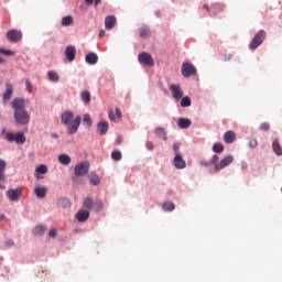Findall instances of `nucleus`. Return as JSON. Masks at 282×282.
I'll return each instance as SVG.
<instances>
[{
    "instance_id": "f03ea898",
    "label": "nucleus",
    "mask_w": 282,
    "mask_h": 282,
    "mask_svg": "<svg viewBox=\"0 0 282 282\" xmlns=\"http://www.w3.org/2000/svg\"><path fill=\"white\" fill-rule=\"evenodd\" d=\"M73 120H74V112L65 111L62 115V122L67 127V133H69V135H74V133H77L78 127H80L82 118L80 116H77L75 120L74 121Z\"/></svg>"
},
{
    "instance_id": "423d86ee",
    "label": "nucleus",
    "mask_w": 282,
    "mask_h": 282,
    "mask_svg": "<svg viewBox=\"0 0 282 282\" xmlns=\"http://www.w3.org/2000/svg\"><path fill=\"white\" fill-rule=\"evenodd\" d=\"M232 162H235V156L227 155L223 160H220L218 163H215L214 170L216 171V173H218V171L226 169V166H230Z\"/></svg>"
},
{
    "instance_id": "c85d7f7f",
    "label": "nucleus",
    "mask_w": 282,
    "mask_h": 282,
    "mask_svg": "<svg viewBox=\"0 0 282 282\" xmlns=\"http://www.w3.org/2000/svg\"><path fill=\"white\" fill-rule=\"evenodd\" d=\"M178 127L180 129H188V127H191V119L180 118Z\"/></svg>"
},
{
    "instance_id": "864d4df0",
    "label": "nucleus",
    "mask_w": 282,
    "mask_h": 282,
    "mask_svg": "<svg viewBox=\"0 0 282 282\" xmlns=\"http://www.w3.org/2000/svg\"><path fill=\"white\" fill-rule=\"evenodd\" d=\"M218 161H219V156L214 155L213 159H212V164H217Z\"/></svg>"
},
{
    "instance_id": "a18cd8bd",
    "label": "nucleus",
    "mask_w": 282,
    "mask_h": 282,
    "mask_svg": "<svg viewBox=\"0 0 282 282\" xmlns=\"http://www.w3.org/2000/svg\"><path fill=\"white\" fill-rule=\"evenodd\" d=\"M261 131H270V123L264 122L260 124Z\"/></svg>"
},
{
    "instance_id": "5fc2aeb1",
    "label": "nucleus",
    "mask_w": 282,
    "mask_h": 282,
    "mask_svg": "<svg viewBox=\"0 0 282 282\" xmlns=\"http://www.w3.org/2000/svg\"><path fill=\"white\" fill-rule=\"evenodd\" d=\"M115 142H116V144H122V137H117Z\"/></svg>"
},
{
    "instance_id": "bb28decb",
    "label": "nucleus",
    "mask_w": 282,
    "mask_h": 282,
    "mask_svg": "<svg viewBox=\"0 0 282 282\" xmlns=\"http://www.w3.org/2000/svg\"><path fill=\"white\" fill-rule=\"evenodd\" d=\"M155 135H158V138H161L162 140L166 141V130L164 128L158 127L154 130Z\"/></svg>"
},
{
    "instance_id": "a211bd4d",
    "label": "nucleus",
    "mask_w": 282,
    "mask_h": 282,
    "mask_svg": "<svg viewBox=\"0 0 282 282\" xmlns=\"http://www.w3.org/2000/svg\"><path fill=\"white\" fill-rule=\"evenodd\" d=\"M97 129L100 135H107V131H109V123L107 121H100L97 124Z\"/></svg>"
},
{
    "instance_id": "0eeeda50",
    "label": "nucleus",
    "mask_w": 282,
    "mask_h": 282,
    "mask_svg": "<svg viewBox=\"0 0 282 282\" xmlns=\"http://www.w3.org/2000/svg\"><path fill=\"white\" fill-rule=\"evenodd\" d=\"M139 63L141 65H147L148 67H153L155 65V62L153 61V56L147 52H142L138 56Z\"/></svg>"
},
{
    "instance_id": "cd10ccee",
    "label": "nucleus",
    "mask_w": 282,
    "mask_h": 282,
    "mask_svg": "<svg viewBox=\"0 0 282 282\" xmlns=\"http://www.w3.org/2000/svg\"><path fill=\"white\" fill-rule=\"evenodd\" d=\"M6 161L0 159V182H6Z\"/></svg>"
},
{
    "instance_id": "b1692460",
    "label": "nucleus",
    "mask_w": 282,
    "mask_h": 282,
    "mask_svg": "<svg viewBox=\"0 0 282 282\" xmlns=\"http://www.w3.org/2000/svg\"><path fill=\"white\" fill-rule=\"evenodd\" d=\"M63 28H69V25H74V17L66 15L62 18Z\"/></svg>"
},
{
    "instance_id": "9b49d317",
    "label": "nucleus",
    "mask_w": 282,
    "mask_h": 282,
    "mask_svg": "<svg viewBox=\"0 0 282 282\" xmlns=\"http://www.w3.org/2000/svg\"><path fill=\"white\" fill-rule=\"evenodd\" d=\"M21 195H22L21 188H17V189L11 188L6 192V196L8 197V199H10V202H19V199H21Z\"/></svg>"
},
{
    "instance_id": "c756f323",
    "label": "nucleus",
    "mask_w": 282,
    "mask_h": 282,
    "mask_svg": "<svg viewBox=\"0 0 282 282\" xmlns=\"http://www.w3.org/2000/svg\"><path fill=\"white\" fill-rule=\"evenodd\" d=\"M33 235H35L36 237H41V236L45 235V226H43V225H37V226L33 229Z\"/></svg>"
},
{
    "instance_id": "f3484780",
    "label": "nucleus",
    "mask_w": 282,
    "mask_h": 282,
    "mask_svg": "<svg viewBox=\"0 0 282 282\" xmlns=\"http://www.w3.org/2000/svg\"><path fill=\"white\" fill-rule=\"evenodd\" d=\"M117 20L115 18V15H108L105 19V28L106 30H113V28L116 26Z\"/></svg>"
},
{
    "instance_id": "13d9d810",
    "label": "nucleus",
    "mask_w": 282,
    "mask_h": 282,
    "mask_svg": "<svg viewBox=\"0 0 282 282\" xmlns=\"http://www.w3.org/2000/svg\"><path fill=\"white\" fill-rule=\"evenodd\" d=\"M36 180H43V176L35 174Z\"/></svg>"
},
{
    "instance_id": "de8ad7c7",
    "label": "nucleus",
    "mask_w": 282,
    "mask_h": 282,
    "mask_svg": "<svg viewBox=\"0 0 282 282\" xmlns=\"http://www.w3.org/2000/svg\"><path fill=\"white\" fill-rule=\"evenodd\" d=\"M25 87L29 94H32V83L30 82V79H25Z\"/></svg>"
},
{
    "instance_id": "8fccbe9b",
    "label": "nucleus",
    "mask_w": 282,
    "mask_h": 282,
    "mask_svg": "<svg viewBox=\"0 0 282 282\" xmlns=\"http://www.w3.org/2000/svg\"><path fill=\"white\" fill-rule=\"evenodd\" d=\"M87 6H91L95 2V6H98L101 0H85Z\"/></svg>"
},
{
    "instance_id": "1a4fd4ad",
    "label": "nucleus",
    "mask_w": 282,
    "mask_h": 282,
    "mask_svg": "<svg viewBox=\"0 0 282 282\" xmlns=\"http://www.w3.org/2000/svg\"><path fill=\"white\" fill-rule=\"evenodd\" d=\"M203 9L207 10L210 17H215V14H218V12H224V6L220 3H214L210 7L208 4H204Z\"/></svg>"
},
{
    "instance_id": "6e6d98bb",
    "label": "nucleus",
    "mask_w": 282,
    "mask_h": 282,
    "mask_svg": "<svg viewBox=\"0 0 282 282\" xmlns=\"http://www.w3.org/2000/svg\"><path fill=\"white\" fill-rule=\"evenodd\" d=\"M99 39H105V30L99 31Z\"/></svg>"
},
{
    "instance_id": "603ef678",
    "label": "nucleus",
    "mask_w": 282,
    "mask_h": 282,
    "mask_svg": "<svg viewBox=\"0 0 282 282\" xmlns=\"http://www.w3.org/2000/svg\"><path fill=\"white\" fill-rule=\"evenodd\" d=\"M145 147L149 149V151H153V142L147 141Z\"/></svg>"
},
{
    "instance_id": "49530a36",
    "label": "nucleus",
    "mask_w": 282,
    "mask_h": 282,
    "mask_svg": "<svg viewBox=\"0 0 282 282\" xmlns=\"http://www.w3.org/2000/svg\"><path fill=\"white\" fill-rule=\"evenodd\" d=\"M173 151H174L175 155H182V153H180V143L173 144Z\"/></svg>"
},
{
    "instance_id": "c03bdc74",
    "label": "nucleus",
    "mask_w": 282,
    "mask_h": 282,
    "mask_svg": "<svg viewBox=\"0 0 282 282\" xmlns=\"http://www.w3.org/2000/svg\"><path fill=\"white\" fill-rule=\"evenodd\" d=\"M94 207L96 208L97 212L102 210V200H96L94 203Z\"/></svg>"
},
{
    "instance_id": "c9c22d12",
    "label": "nucleus",
    "mask_w": 282,
    "mask_h": 282,
    "mask_svg": "<svg viewBox=\"0 0 282 282\" xmlns=\"http://www.w3.org/2000/svg\"><path fill=\"white\" fill-rule=\"evenodd\" d=\"M111 158H112V160H115V162H120L122 160V152L121 151H113L111 153Z\"/></svg>"
},
{
    "instance_id": "6ab92c4d",
    "label": "nucleus",
    "mask_w": 282,
    "mask_h": 282,
    "mask_svg": "<svg viewBox=\"0 0 282 282\" xmlns=\"http://www.w3.org/2000/svg\"><path fill=\"white\" fill-rule=\"evenodd\" d=\"M235 140H237V134H235L234 131H227V132L224 134V141H225L227 144H232V142H235Z\"/></svg>"
},
{
    "instance_id": "4c0bfd02",
    "label": "nucleus",
    "mask_w": 282,
    "mask_h": 282,
    "mask_svg": "<svg viewBox=\"0 0 282 282\" xmlns=\"http://www.w3.org/2000/svg\"><path fill=\"white\" fill-rule=\"evenodd\" d=\"M191 105H192L191 97L185 96L182 98L181 107H191Z\"/></svg>"
},
{
    "instance_id": "6e6552de",
    "label": "nucleus",
    "mask_w": 282,
    "mask_h": 282,
    "mask_svg": "<svg viewBox=\"0 0 282 282\" xmlns=\"http://www.w3.org/2000/svg\"><path fill=\"white\" fill-rule=\"evenodd\" d=\"M21 39H23V33L19 30H10L7 33V40L10 43H19V41H21Z\"/></svg>"
},
{
    "instance_id": "2eb2a0df",
    "label": "nucleus",
    "mask_w": 282,
    "mask_h": 282,
    "mask_svg": "<svg viewBox=\"0 0 282 282\" xmlns=\"http://www.w3.org/2000/svg\"><path fill=\"white\" fill-rule=\"evenodd\" d=\"M173 164L175 169L182 170L186 166V161L182 158V154H177L173 159Z\"/></svg>"
},
{
    "instance_id": "72a5a7b5",
    "label": "nucleus",
    "mask_w": 282,
    "mask_h": 282,
    "mask_svg": "<svg viewBox=\"0 0 282 282\" xmlns=\"http://www.w3.org/2000/svg\"><path fill=\"white\" fill-rule=\"evenodd\" d=\"M84 208H87L88 210H91V208H94V199L91 197H86L84 199Z\"/></svg>"
},
{
    "instance_id": "052dcab7",
    "label": "nucleus",
    "mask_w": 282,
    "mask_h": 282,
    "mask_svg": "<svg viewBox=\"0 0 282 282\" xmlns=\"http://www.w3.org/2000/svg\"><path fill=\"white\" fill-rule=\"evenodd\" d=\"M1 63H6V59H3V57H0V65Z\"/></svg>"
},
{
    "instance_id": "7c9ffc66",
    "label": "nucleus",
    "mask_w": 282,
    "mask_h": 282,
    "mask_svg": "<svg viewBox=\"0 0 282 282\" xmlns=\"http://www.w3.org/2000/svg\"><path fill=\"white\" fill-rule=\"evenodd\" d=\"M89 184H91V186H98V184H100V176H98V174H90Z\"/></svg>"
},
{
    "instance_id": "39448f33",
    "label": "nucleus",
    "mask_w": 282,
    "mask_h": 282,
    "mask_svg": "<svg viewBox=\"0 0 282 282\" xmlns=\"http://www.w3.org/2000/svg\"><path fill=\"white\" fill-rule=\"evenodd\" d=\"M6 140L8 142H15V144H25V134L23 132L12 133L7 132Z\"/></svg>"
},
{
    "instance_id": "dca6fc26",
    "label": "nucleus",
    "mask_w": 282,
    "mask_h": 282,
    "mask_svg": "<svg viewBox=\"0 0 282 282\" xmlns=\"http://www.w3.org/2000/svg\"><path fill=\"white\" fill-rule=\"evenodd\" d=\"M6 91L3 93V101L8 102V100H10V98H12V93L14 91V88L12 86V84L10 83H6Z\"/></svg>"
},
{
    "instance_id": "4d7b16f0",
    "label": "nucleus",
    "mask_w": 282,
    "mask_h": 282,
    "mask_svg": "<svg viewBox=\"0 0 282 282\" xmlns=\"http://www.w3.org/2000/svg\"><path fill=\"white\" fill-rule=\"evenodd\" d=\"M63 202H64V204L69 205V199L64 198Z\"/></svg>"
},
{
    "instance_id": "58836bf2",
    "label": "nucleus",
    "mask_w": 282,
    "mask_h": 282,
    "mask_svg": "<svg viewBox=\"0 0 282 282\" xmlns=\"http://www.w3.org/2000/svg\"><path fill=\"white\" fill-rule=\"evenodd\" d=\"M35 173H40L41 175H45L47 173V166L46 165H40L35 169Z\"/></svg>"
},
{
    "instance_id": "2f4dec72",
    "label": "nucleus",
    "mask_w": 282,
    "mask_h": 282,
    "mask_svg": "<svg viewBox=\"0 0 282 282\" xmlns=\"http://www.w3.org/2000/svg\"><path fill=\"white\" fill-rule=\"evenodd\" d=\"M48 76V80H51V83H58V80H61V77H58V73L51 70L47 73Z\"/></svg>"
},
{
    "instance_id": "f8f14e48",
    "label": "nucleus",
    "mask_w": 282,
    "mask_h": 282,
    "mask_svg": "<svg viewBox=\"0 0 282 282\" xmlns=\"http://www.w3.org/2000/svg\"><path fill=\"white\" fill-rule=\"evenodd\" d=\"M169 89L175 100H182V98L184 97V91L182 90V87H180V85L172 84L170 85Z\"/></svg>"
},
{
    "instance_id": "5701e85b",
    "label": "nucleus",
    "mask_w": 282,
    "mask_h": 282,
    "mask_svg": "<svg viewBox=\"0 0 282 282\" xmlns=\"http://www.w3.org/2000/svg\"><path fill=\"white\" fill-rule=\"evenodd\" d=\"M85 61L88 65H96L98 63V55L96 53H89L86 55Z\"/></svg>"
},
{
    "instance_id": "a878e982",
    "label": "nucleus",
    "mask_w": 282,
    "mask_h": 282,
    "mask_svg": "<svg viewBox=\"0 0 282 282\" xmlns=\"http://www.w3.org/2000/svg\"><path fill=\"white\" fill-rule=\"evenodd\" d=\"M139 33L141 39H149V36H151V29H149L148 26H141L139 29Z\"/></svg>"
},
{
    "instance_id": "9d476101",
    "label": "nucleus",
    "mask_w": 282,
    "mask_h": 282,
    "mask_svg": "<svg viewBox=\"0 0 282 282\" xmlns=\"http://www.w3.org/2000/svg\"><path fill=\"white\" fill-rule=\"evenodd\" d=\"M87 173H89V163L83 162V163H78L75 166L74 175H79L83 177L84 175H87Z\"/></svg>"
},
{
    "instance_id": "37998d69",
    "label": "nucleus",
    "mask_w": 282,
    "mask_h": 282,
    "mask_svg": "<svg viewBox=\"0 0 282 282\" xmlns=\"http://www.w3.org/2000/svg\"><path fill=\"white\" fill-rule=\"evenodd\" d=\"M258 145H259V141H257V139H250L249 147L251 149H257Z\"/></svg>"
},
{
    "instance_id": "473e14b6",
    "label": "nucleus",
    "mask_w": 282,
    "mask_h": 282,
    "mask_svg": "<svg viewBox=\"0 0 282 282\" xmlns=\"http://www.w3.org/2000/svg\"><path fill=\"white\" fill-rule=\"evenodd\" d=\"M272 149L274 151L275 154L278 155H282V148H281V144L279 143V140H274L273 143H272Z\"/></svg>"
},
{
    "instance_id": "3c124183",
    "label": "nucleus",
    "mask_w": 282,
    "mask_h": 282,
    "mask_svg": "<svg viewBox=\"0 0 282 282\" xmlns=\"http://www.w3.org/2000/svg\"><path fill=\"white\" fill-rule=\"evenodd\" d=\"M12 246H14V240L9 239V240L6 241V247L7 248H12Z\"/></svg>"
},
{
    "instance_id": "f704fd0d",
    "label": "nucleus",
    "mask_w": 282,
    "mask_h": 282,
    "mask_svg": "<svg viewBox=\"0 0 282 282\" xmlns=\"http://www.w3.org/2000/svg\"><path fill=\"white\" fill-rule=\"evenodd\" d=\"M83 124H84L85 127H88V128L91 127V124H93L91 116H89V115H84Z\"/></svg>"
},
{
    "instance_id": "7ed1b4c3",
    "label": "nucleus",
    "mask_w": 282,
    "mask_h": 282,
    "mask_svg": "<svg viewBox=\"0 0 282 282\" xmlns=\"http://www.w3.org/2000/svg\"><path fill=\"white\" fill-rule=\"evenodd\" d=\"M181 72H182V75L184 76V78H191V76L197 75V68L188 62H184L182 64Z\"/></svg>"
},
{
    "instance_id": "aec40b11",
    "label": "nucleus",
    "mask_w": 282,
    "mask_h": 282,
    "mask_svg": "<svg viewBox=\"0 0 282 282\" xmlns=\"http://www.w3.org/2000/svg\"><path fill=\"white\" fill-rule=\"evenodd\" d=\"M58 162L64 166H69V164H72V158L68 154H59Z\"/></svg>"
},
{
    "instance_id": "bf43d9fd",
    "label": "nucleus",
    "mask_w": 282,
    "mask_h": 282,
    "mask_svg": "<svg viewBox=\"0 0 282 282\" xmlns=\"http://www.w3.org/2000/svg\"><path fill=\"white\" fill-rule=\"evenodd\" d=\"M0 188H1V191H6V185L0 184Z\"/></svg>"
},
{
    "instance_id": "4468645a",
    "label": "nucleus",
    "mask_w": 282,
    "mask_h": 282,
    "mask_svg": "<svg viewBox=\"0 0 282 282\" xmlns=\"http://www.w3.org/2000/svg\"><path fill=\"white\" fill-rule=\"evenodd\" d=\"M65 56L69 63H74L76 59V47L75 46H67L65 51Z\"/></svg>"
},
{
    "instance_id": "4be33fe9",
    "label": "nucleus",
    "mask_w": 282,
    "mask_h": 282,
    "mask_svg": "<svg viewBox=\"0 0 282 282\" xmlns=\"http://www.w3.org/2000/svg\"><path fill=\"white\" fill-rule=\"evenodd\" d=\"M76 218L80 223L87 221L89 219V212L88 210H79L76 214Z\"/></svg>"
},
{
    "instance_id": "412c9836",
    "label": "nucleus",
    "mask_w": 282,
    "mask_h": 282,
    "mask_svg": "<svg viewBox=\"0 0 282 282\" xmlns=\"http://www.w3.org/2000/svg\"><path fill=\"white\" fill-rule=\"evenodd\" d=\"M34 193L36 197H39L40 199H43L45 198V195H47V187L45 186L35 187Z\"/></svg>"
},
{
    "instance_id": "ddd939ff",
    "label": "nucleus",
    "mask_w": 282,
    "mask_h": 282,
    "mask_svg": "<svg viewBox=\"0 0 282 282\" xmlns=\"http://www.w3.org/2000/svg\"><path fill=\"white\" fill-rule=\"evenodd\" d=\"M109 120H111V122H120V120H122V111L120 108H116V112H113V110L109 111Z\"/></svg>"
},
{
    "instance_id": "393cba45",
    "label": "nucleus",
    "mask_w": 282,
    "mask_h": 282,
    "mask_svg": "<svg viewBox=\"0 0 282 282\" xmlns=\"http://www.w3.org/2000/svg\"><path fill=\"white\" fill-rule=\"evenodd\" d=\"M80 98L85 105H89L91 102V94L89 90L82 91Z\"/></svg>"
},
{
    "instance_id": "79ce46f5",
    "label": "nucleus",
    "mask_w": 282,
    "mask_h": 282,
    "mask_svg": "<svg viewBox=\"0 0 282 282\" xmlns=\"http://www.w3.org/2000/svg\"><path fill=\"white\" fill-rule=\"evenodd\" d=\"M0 54H3L4 56H14V51H10V50H6V48L1 47Z\"/></svg>"
},
{
    "instance_id": "ea45409f",
    "label": "nucleus",
    "mask_w": 282,
    "mask_h": 282,
    "mask_svg": "<svg viewBox=\"0 0 282 282\" xmlns=\"http://www.w3.org/2000/svg\"><path fill=\"white\" fill-rule=\"evenodd\" d=\"M163 210H175V204L171 203V202H165L163 204Z\"/></svg>"
},
{
    "instance_id": "f257e3e1",
    "label": "nucleus",
    "mask_w": 282,
    "mask_h": 282,
    "mask_svg": "<svg viewBox=\"0 0 282 282\" xmlns=\"http://www.w3.org/2000/svg\"><path fill=\"white\" fill-rule=\"evenodd\" d=\"M12 108L14 109V118L18 124H28L30 122V112L25 110L28 107V100L15 98L11 101Z\"/></svg>"
},
{
    "instance_id": "09e8293b",
    "label": "nucleus",
    "mask_w": 282,
    "mask_h": 282,
    "mask_svg": "<svg viewBox=\"0 0 282 282\" xmlns=\"http://www.w3.org/2000/svg\"><path fill=\"white\" fill-rule=\"evenodd\" d=\"M58 232L56 231V228H52L50 231H48V236L52 237L53 239L56 237Z\"/></svg>"
},
{
    "instance_id": "a19ab883",
    "label": "nucleus",
    "mask_w": 282,
    "mask_h": 282,
    "mask_svg": "<svg viewBox=\"0 0 282 282\" xmlns=\"http://www.w3.org/2000/svg\"><path fill=\"white\" fill-rule=\"evenodd\" d=\"M80 177H82L80 175L74 174V176L72 177V181L74 182V184H85V181Z\"/></svg>"
},
{
    "instance_id": "20e7f679",
    "label": "nucleus",
    "mask_w": 282,
    "mask_h": 282,
    "mask_svg": "<svg viewBox=\"0 0 282 282\" xmlns=\"http://www.w3.org/2000/svg\"><path fill=\"white\" fill-rule=\"evenodd\" d=\"M265 41V31L260 30L249 44L250 50H257Z\"/></svg>"
},
{
    "instance_id": "680f3d73",
    "label": "nucleus",
    "mask_w": 282,
    "mask_h": 282,
    "mask_svg": "<svg viewBox=\"0 0 282 282\" xmlns=\"http://www.w3.org/2000/svg\"><path fill=\"white\" fill-rule=\"evenodd\" d=\"M53 135V138H58V134H52Z\"/></svg>"
},
{
    "instance_id": "e433bc0d",
    "label": "nucleus",
    "mask_w": 282,
    "mask_h": 282,
    "mask_svg": "<svg viewBox=\"0 0 282 282\" xmlns=\"http://www.w3.org/2000/svg\"><path fill=\"white\" fill-rule=\"evenodd\" d=\"M213 152L214 153H224V144L221 143H215L213 145Z\"/></svg>"
}]
</instances>
